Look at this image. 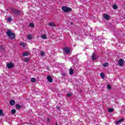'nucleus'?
<instances>
[{
	"mask_svg": "<svg viewBox=\"0 0 125 125\" xmlns=\"http://www.w3.org/2000/svg\"><path fill=\"white\" fill-rule=\"evenodd\" d=\"M6 35L9 37L10 40H15L16 37V35L14 33L11 32V29H8L6 32Z\"/></svg>",
	"mask_w": 125,
	"mask_h": 125,
	"instance_id": "obj_1",
	"label": "nucleus"
},
{
	"mask_svg": "<svg viewBox=\"0 0 125 125\" xmlns=\"http://www.w3.org/2000/svg\"><path fill=\"white\" fill-rule=\"evenodd\" d=\"M62 10L63 12H70V11L72 10V8L67 6H62Z\"/></svg>",
	"mask_w": 125,
	"mask_h": 125,
	"instance_id": "obj_2",
	"label": "nucleus"
},
{
	"mask_svg": "<svg viewBox=\"0 0 125 125\" xmlns=\"http://www.w3.org/2000/svg\"><path fill=\"white\" fill-rule=\"evenodd\" d=\"M11 11L15 14V15H20V14L21 13V11L16 9H12Z\"/></svg>",
	"mask_w": 125,
	"mask_h": 125,
	"instance_id": "obj_3",
	"label": "nucleus"
},
{
	"mask_svg": "<svg viewBox=\"0 0 125 125\" xmlns=\"http://www.w3.org/2000/svg\"><path fill=\"white\" fill-rule=\"evenodd\" d=\"M63 50L66 54H68V53H70V52L71 51V49H70L69 47H65L63 48Z\"/></svg>",
	"mask_w": 125,
	"mask_h": 125,
	"instance_id": "obj_4",
	"label": "nucleus"
},
{
	"mask_svg": "<svg viewBox=\"0 0 125 125\" xmlns=\"http://www.w3.org/2000/svg\"><path fill=\"white\" fill-rule=\"evenodd\" d=\"M7 67L8 69H11L14 67V64L12 62H8L7 63Z\"/></svg>",
	"mask_w": 125,
	"mask_h": 125,
	"instance_id": "obj_5",
	"label": "nucleus"
},
{
	"mask_svg": "<svg viewBox=\"0 0 125 125\" xmlns=\"http://www.w3.org/2000/svg\"><path fill=\"white\" fill-rule=\"evenodd\" d=\"M124 64H125V60H124L123 59H120L119 60V66H121V67H122V66H124Z\"/></svg>",
	"mask_w": 125,
	"mask_h": 125,
	"instance_id": "obj_6",
	"label": "nucleus"
},
{
	"mask_svg": "<svg viewBox=\"0 0 125 125\" xmlns=\"http://www.w3.org/2000/svg\"><path fill=\"white\" fill-rule=\"evenodd\" d=\"M124 121H125V119L124 118L120 119L119 120H118V121L115 122V124L119 125V124H122V123H123V122H124Z\"/></svg>",
	"mask_w": 125,
	"mask_h": 125,
	"instance_id": "obj_7",
	"label": "nucleus"
},
{
	"mask_svg": "<svg viewBox=\"0 0 125 125\" xmlns=\"http://www.w3.org/2000/svg\"><path fill=\"white\" fill-rule=\"evenodd\" d=\"M47 80L49 83H52L53 82V79H52V77L50 76H48L47 77Z\"/></svg>",
	"mask_w": 125,
	"mask_h": 125,
	"instance_id": "obj_8",
	"label": "nucleus"
},
{
	"mask_svg": "<svg viewBox=\"0 0 125 125\" xmlns=\"http://www.w3.org/2000/svg\"><path fill=\"white\" fill-rule=\"evenodd\" d=\"M104 17L106 20H109V19H110V16H109V15L107 14H104Z\"/></svg>",
	"mask_w": 125,
	"mask_h": 125,
	"instance_id": "obj_9",
	"label": "nucleus"
},
{
	"mask_svg": "<svg viewBox=\"0 0 125 125\" xmlns=\"http://www.w3.org/2000/svg\"><path fill=\"white\" fill-rule=\"evenodd\" d=\"M10 105L11 106H13L14 105H15V100H11L10 101Z\"/></svg>",
	"mask_w": 125,
	"mask_h": 125,
	"instance_id": "obj_10",
	"label": "nucleus"
},
{
	"mask_svg": "<svg viewBox=\"0 0 125 125\" xmlns=\"http://www.w3.org/2000/svg\"><path fill=\"white\" fill-rule=\"evenodd\" d=\"M92 59L93 61L96 60V56L95 55V53H93L92 55Z\"/></svg>",
	"mask_w": 125,
	"mask_h": 125,
	"instance_id": "obj_11",
	"label": "nucleus"
},
{
	"mask_svg": "<svg viewBox=\"0 0 125 125\" xmlns=\"http://www.w3.org/2000/svg\"><path fill=\"white\" fill-rule=\"evenodd\" d=\"M73 74H74V69L73 68H70L69 69V75L72 76V75H73Z\"/></svg>",
	"mask_w": 125,
	"mask_h": 125,
	"instance_id": "obj_12",
	"label": "nucleus"
},
{
	"mask_svg": "<svg viewBox=\"0 0 125 125\" xmlns=\"http://www.w3.org/2000/svg\"><path fill=\"white\" fill-rule=\"evenodd\" d=\"M30 82H31V83H36V82H37V79L35 78H32L30 80Z\"/></svg>",
	"mask_w": 125,
	"mask_h": 125,
	"instance_id": "obj_13",
	"label": "nucleus"
},
{
	"mask_svg": "<svg viewBox=\"0 0 125 125\" xmlns=\"http://www.w3.org/2000/svg\"><path fill=\"white\" fill-rule=\"evenodd\" d=\"M41 37L43 40H46V39H47V37H46V35H42Z\"/></svg>",
	"mask_w": 125,
	"mask_h": 125,
	"instance_id": "obj_14",
	"label": "nucleus"
},
{
	"mask_svg": "<svg viewBox=\"0 0 125 125\" xmlns=\"http://www.w3.org/2000/svg\"><path fill=\"white\" fill-rule=\"evenodd\" d=\"M103 66L105 68L106 67H108V66H109V63L106 62L103 64Z\"/></svg>",
	"mask_w": 125,
	"mask_h": 125,
	"instance_id": "obj_15",
	"label": "nucleus"
},
{
	"mask_svg": "<svg viewBox=\"0 0 125 125\" xmlns=\"http://www.w3.org/2000/svg\"><path fill=\"white\" fill-rule=\"evenodd\" d=\"M20 45L22 46V47H26V43L21 42L20 43Z\"/></svg>",
	"mask_w": 125,
	"mask_h": 125,
	"instance_id": "obj_16",
	"label": "nucleus"
},
{
	"mask_svg": "<svg viewBox=\"0 0 125 125\" xmlns=\"http://www.w3.org/2000/svg\"><path fill=\"white\" fill-rule=\"evenodd\" d=\"M15 106H16V109H21V105L19 104H16Z\"/></svg>",
	"mask_w": 125,
	"mask_h": 125,
	"instance_id": "obj_17",
	"label": "nucleus"
},
{
	"mask_svg": "<svg viewBox=\"0 0 125 125\" xmlns=\"http://www.w3.org/2000/svg\"><path fill=\"white\" fill-rule=\"evenodd\" d=\"M49 26H50L51 27H55V24L54 22H50L49 23Z\"/></svg>",
	"mask_w": 125,
	"mask_h": 125,
	"instance_id": "obj_18",
	"label": "nucleus"
},
{
	"mask_svg": "<svg viewBox=\"0 0 125 125\" xmlns=\"http://www.w3.org/2000/svg\"><path fill=\"white\" fill-rule=\"evenodd\" d=\"M100 76L102 77V79H104L105 78V74L103 73H100Z\"/></svg>",
	"mask_w": 125,
	"mask_h": 125,
	"instance_id": "obj_19",
	"label": "nucleus"
},
{
	"mask_svg": "<svg viewBox=\"0 0 125 125\" xmlns=\"http://www.w3.org/2000/svg\"><path fill=\"white\" fill-rule=\"evenodd\" d=\"M30 54V53H28V52H24L23 53V56L25 57V56H28V55H29Z\"/></svg>",
	"mask_w": 125,
	"mask_h": 125,
	"instance_id": "obj_20",
	"label": "nucleus"
},
{
	"mask_svg": "<svg viewBox=\"0 0 125 125\" xmlns=\"http://www.w3.org/2000/svg\"><path fill=\"white\" fill-rule=\"evenodd\" d=\"M108 111L109 113H112V112H113L114 111V108H108Z\"/></svg>",
	"mask_w": 125,
	"mask_h": 125,
	"instance_id": "obj_21",
	"label": "nucleus"
},
{
	"mask_svg": "<svg viewBox=\"0 0 125 125\" xmlns=\"http://www.w3.org/2000/svg\"><path fill=\"white\" fill-rule=\"evenodd\" d=\"M0 116H2V117L4 116V114H3V112L1 109H0Z\"/></svg>",
	"mask_w": 125,
	"mask_h": 125,
	"instance_id": "obj_22",
	"label": "nucleus"
},
{
	"mask_svg": "<svg viewBox=\"0 0 125 125\" xmlns=\"http://www.w3.org/2000/svg\"><path fill=\"white\" fill-rule=\"evenodd\" d=\"M32 35L29 34L27 36V38L28 40H29V41H31V40L32 39Z\"/></svg>",
	"mask_w": 125,
	"mask_h": 125,
	"instance_id": "obj_23",
	"label": "nucleus"
},
{
	"mask_svg": "<svg viewBox=\"0 0 125 125\" xmlns=\"http://www.w3.org/2000/svg\"><path fill=\"white\" fill-rule=\"evenodd\" d=\"M11 113L12 114H13V115H14V114H16V109H12L11 111Z\"/></svg>",
	"mask_w": 125,
	"mask_h": 125,
	"instance_id": "obj_24",
	"label": "nucleus"
},
{
	"mask_svg": "<svg viewBox=\"0 0 125 125\" xmlns=\"http://www.w3.org/2000/svg\"><path fill=\"white\" fill-rule=\"evenodd\" d=\"M113 9H118V6L116 4H114L112 6Z\"/></svg>",
	"mask_w": 125,
	"mask_h": 125,
	"instance_id": "obj_25",
	"label": "nucleus"
},
{
	"mask_svg": "<svg viewBox=\"0 0 125 125\" xmlns=\"http://www.w3.org/2000/svg\"><path fill=\"white\" fill-rule=\"evenodd\" d=\"M24 62H28V61H30V59L29 58H26L24 59Z\"/></svg>",
	"mask_w": 125,
	"mask_h": 125,
	"instance_id": "obj_26",
	"label": "nucleus"
},
{
	"mask_svg": "<svg viewBox=\"0 0 125 125\" xmlns=\"http://www.w3.org/2000/svg\"><path fill=\"white\" fill-rule=\"evenodd\" d=\"M107 89H109V90L112 89V87L111 86V85H110V84H107Z\"/></svg>",
	"mask_w": 125,
	"mask_h": 125,
	"instance_id": "obj_27",
	"label": "nucleus"
},
{
	"mask_svg": "<svg viewBox=\"0 0 125 125\" xmlns=\"http://www.w3.org/2000/svg\"><path fill=\"white\" fill-rule=\"evenodd\" d=\"M29 27H31L32 28L35 27V24L33 23H29Z\"/></svg>",
	"mask_w": 125,
	"mask_h": 125,
	"instance_id": "obj_28",
	"label": "nucleus"
},
{
	"mask_svg": "<svg viewBox=\"0 0 125 125\" xmlns=\"http://www.w3.org/2000/svg\"><path fill=\"white\" fill-rule=\"evenodd\" d=\"M67 96L68 97H71V96H72V94L70 93H68L67 94Z\"/></svg>",
	"mask_w": 125,
	"mask_h": 125,
	"instance_id": "obj_29",
	"label": "nucleus"
},
{
	"mask_svg": "<svg viewBox=\"0 0 125 125\" xmlns=\"http://www.w3.org/2000/svg\"><path fill=\"white\" fill-rule=\"evenodd\" d=\"M12 19L11 18H7V21L8 22H11Z\"/></svg>",
	"mask_w": 125,
	"mask_h": 125,
	"instance_id": "obj_30",
	"label": "nucleus"
},
{
	"mask_svg": "<svg viewBox=\"0 0 125 125\" xmlns=\"http://www.w3.org/2000/svg\"><path fill=\"white\" fill-rule=\"evenodd\" d=\"M41 56H43L44 55V52L41 51Z\"/></svg>",
	"mask_w": 125,
	"mask_h": 125,
	"instance_id": "obj_31",
	"label": "nucleus"
},
{
	"mask_svg": "<svg viewBox=\"0 0 125 125\" xmlns=\"http://www.w3.org/2000/svg\"><path fill=\"white\" fill-rule=\"evenodd\" d=\"M62 76H63V77H65L66 76V73H62Z\"/></svg>",
	"mask_w": 125,
	"mask_h": 125,
	"instance_id": "obj_32",
	"label": "nucleus"
},
{
	"mask_svg": "<svg viewBox=\"0 0 125 125\" xmlns=\"http://www.w3.org/2000/svg\"><path fill=\"white\" fill-rule=\"evenodd\" d=\"M73 24H74V23H73V22H71V23H70V24H71V25H73Z\"/></svg>",
	"mask_w": 125,
	"mask_h": 125,
	"instance_id": "obj_33",
	"label": "nucleus"
},
{
	"mask_svg": "<svg viewBox=\"0 0 125 125\" xmlns=\"http://www.w3.org/2000/svg\"><path fill=\"white\" fill-rule=\"evenodd\" d=\"M56 125H58V124L57 123V122H56Z\"/></svg>",
	"mask_w": 125,
	"mask_h": 125,
	"instance_id": "obj_34",
	"label": "nucleus"
},
{
	"mask_svg": "<svg viewBox=\"0 0 125 125\" xmlns=\"http://www.w3.org/2000/svg\"><path fill=\"white\" fill-rule=\"evenodd\" d=\"M1 48L2 49V47H1Z\"/></svg>",
	"mask_w": 125,
	"mask_h": 125,
	"instance_id": "obj_35",
	"label": "nucleus"
}]
</instances>
